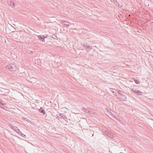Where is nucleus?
Returning <instances> with one entry per match:
<instances>
[{
  "mask_svg": "<svg viewBox=\"0 0 153 153\" xmlns=\"http://www.w3.org/2000/svg\"><path fill=\"white\" fill-rule=\"evenodd\" d=\"M6 68L11 71H15L17 69L16 66L13 64H9L6 66Z\"/></svg>",
  "mask_w": 153,
  "mask_h": 153,
  "instance_id": "f257e3e1",
  "label": "nucleus"
},
{
  "mask_svg": "<svg viewBox=\"0 0 153 153\" xmlns=\"http://www.w3.org/2000/svg\"><path fill=\"white\" fill-rule=\"evenodd\" d=\"M131 91L137 95H141L142 92L137 89L132 88Z\"/></svg>",
  "mask_w": 153,
  "mask_h": 153,
  "instance_id": "f03ea898",
  "label": "nucleus"
},
{
  "mask_svg": "<svg viewBox=\"0 0 153 153\" xmlns=\"http://www.w3.org/2000/svg\"><path fill=\"white\" fill-rule=\"evenodd\" d=\"M9 126L18 133L19 134L18 131H20L17 127L13 125L10 124H9Z\"/></svg>",
  "mask_w": 153,
  "mask_h": 153,
  "instance_id": "7ed1b4c3",
  "label": "nucleus"
},
{
  "mask_svg": "<svg viewBox=\"0 0 153 153\" xmlns=\"http://www.w3.org/2000/svg\"><path fill=\"white\" fill-rule=\"evenodd\" d=\"M7 3L8 4L12 7H15V4L13 1L12 0H8Z\"/></svg>",
  "mask_w": 153,
  "mask_h": 153,
  "instance_id": "20e7f679",
  "label": "nucleus"
},
{
  "mask_svg": "<svg viewBox=\"0 0 153 153\" xmlns=\"http://www.w3.org/2000/svg\"><path fill=\"white\" fill-rule=\"evenodd\" d=\"M62 24L65 25L67 26H69L71 24L70 22L68 21H65L63 20H62L61 22Z\"/></svg>",
  "mask_w": 153,
  "mask_h": 153,
  "instance_id": "39448f33",
  "label": "nucleus"
},
{
  "mask_svg": "<svg viewBox=\"0 0 153 153\" xmlns=\"http://www.w3.org/2000/svg\"><path fill=\"white\" fill-rule=\"evenodd\" d=\"M119 94L121 96L120 99L122 101H126V97L125 95L122 94L120 93H119Z\"/></svg>",
  "mask_w": 153,
  "mask_h": 153,
  "instance_id": "423d86ee",
  "label": "nucleus"
},
{
  "mask_svg": "<svg viewBox=\"0 0 153 153\" xmlns=\"http://www.w3.org/2000/svg\"><path fill=\"white\" fill-rule=\"evenodd\" d=\"M38 39L42 42H44L45 37L43 35H39L38 36Z\"/></svg>",
  "mask_w": 153,
  "mask_h": 153,
  "instance_id": "0eeeda50",
  "label": "nucleus"
},
{
  "mask_svg": "<svg viewBox=\"0 0 153 153\" xmlns=\"http://www.w3.org/2000/svg\"><path fill=\"white\" fill-rule=\"evenodd\" d=\"M39 111L40 113L43 114V115H44L45 114V110L43 109V108L42 107H41L40 109H39Z\"/></svg>",
  "mask_w": 153,
  "mask_h": 153,
  "instance_id": "6e6552de",
  "label": "nucleus"
},
{
  "mask_svg": "<svg viewBox=\"0 0 153 153\" xmlns=\"http://www.w3.org/2000/svg\"><path fill=\"white\" fill-rule=\"evenodd\" d=\"M110 91L113 92V93H116V92L117 91L115 89H113L112 88H110Z\"/></svg>",
  "mask_w": 153,
  "mask_h": 153,
  "instance_id": "1a4fd4ad",
  "label": "nucleus"
},
{
  "mask_svg": "<svg viewBox=\"0 0 153 153\" xmlns=\"http://www.w3.org/2000/svg\"><path fill=\"white\" fill-rule=\"evenodd\" d=\"M92 46L90 45H87V47H86L87 49H88V50H87V51L88 52L90 50L92 49Z\"/></svg>",
  "mask_w": 153,
  "mask_h": 153,
  "instance_id": "9d476101",
  "label": "nucleus"
},
{
  "mask_svg": "<svg viewBox=\"0 0 153 153\" xmlns=\"http://www.w3.org/2000/svg\"><path fill=\"white\" fill-rule=\"evenodd\" d=\"M19 134H20L21 135V136H22V137H24V138H26V136L25 135L22 134L21 132L20 131H19Z\"/></svg>",
  "mask_w": 153,
  "mask_h": 153,
  "instance_id": "9b49d317",
  "label": "nucleus"
},
{
  "mask_svg": "<svg viewBox=\"0 0 153 153\" xmlns=\"http://www.w3.org/2000/svg\"><path fill=\"white\" fill-rule=\"evenodd\" d=\"M61 119H63L65 120L66 122H67V120L68 119V118L65 116L63 115V116H62Z\"/></svg>",
  "mask_w": 153,
  "mask_h": 153,
  "instance_id": "f8f14e48",
  "label": "nucleus"
},
{
  "mask_svg": "<svg viewBox=\"0 0 153 153\" xmlns=\"http://www.w3.org/2000/svg\"><path fill=\"white\" fill-rule=\"evenodd\" d=\"M50 37L54 39H55L56 38H57V37L54 35H51L50 36Z\"/></svg>",
  "mask_w": 153,
  "mask_h": 153,
  "instance_id": "ddd939ff",
  "label": "nucleus"
},
{
  "mask_svg": "<svg viewBox=\"0 0 153 153\" xmlns=\"http://www.w3.org/2000/svg\"><path fill=\"white\" fill-rule=\"evenodd\" d=\"M83 111L85 113H88L89 112V111L87 109L85 108H83Z\"/></svg>",
  "mask_w": 153,
  "mask_h": 153,
  "instance_id": "4468645a",
  "label": "nucleus"
},
{
  "mask_svg": "<svg viewBox=\"0 0 153 153\" xmlns=\"http://www.w3.org/2000/svg\"><path fill=\"white\" fill-rule=\"evenodd\" d=\"M81 45H82V46H83V47H86L87 45H86V44H85V43L84 42H83V43H82L81 44Z\"/></svg>",
  "mask_w": 153,
  "mask_h": 153,
  "instance_id": "2eb2a0df",
  "label": "nucleus"
},
{
  "mask_svg": "<svg viewBox=\"0 0 153 153\" xmlns=\"http://www.w3.org/2000/svg\"><path fill=\"white\" fill-rule=\"evenodd\" d=\"M134 81L137 84H139L140 83V82L137 79H134Z\"/></svg>",
  "mask_w": 153,
  "mask_h": 153,
  "instance_id": "dca6fc26",
  "label": "nucleus"
},
{
  "mask_svg": "<svg viewBox=\"0 0 153 153\" xmlns=\"http://www.w3.org/2000/svg\"><path fill=\"white\" fill-rule=\"evenodd\" d=\"M62 116V115L61 114H58V115H57V117L60 119L61 118Z\"/></svg>",
  "mask_w": 153,
  "mask_h": 153,
  "instance_id": "f3484780",
  "label": "nucleus"
},
{
  "mask_svg": "<svg viewBox=\"0 0 153 153\" xmlns=\"http://www.w3.org/2000/svg\"><path fill=\"white\" fill-rule=\"evenodd\" d=\"M110 0L111 1V2H113L114 3H115V2H116L118 4V3L117 2V1L116 0Z\"/></svg>",
  "mask_w": 153,
  "mask_h": 153,
  "instance_id": "a211bd4d",
  "label": "nucleus"
},
{
  "mask_svg": "<svg viewBox=\"0 0 153 153\" xmlns=\"http://www.w3.org/2000/svg\"><path fill=\"white\" fill-rule=\"evenodd\" d=\"M107 134H108L107 135L108 137H110L111 136H112L111 135L110 133H107Z\"/></svg>",
  "mask_w": 153,
  "mask_h": 153,
  "instance_id": "6ab92c4d",
  "label": "nucleus"
},
{
  "mask_svg": "<svg viewBox=\"0 0 153 153\" xmlns=\"http://www.w3.org/2000/svg\"><path fill=\"white\" fill-rule=\"evenodd\" d=\"M113 117L115 118L117 120H118V118L116 116H115L114 117Z\"/></svg>",
  "mask_w": 153,
  "mask_h": 153,
  "instance_id": "aec40b11",
  "label": "nucleus"
},
{
  "mask_svg": "<svg viewBox=\"0 0 153 153\" xmlns=\"http://www.w3.org/2000/svg\"><path fill=\"white\" fill-rule=\"evenodd\" d=\"M92 132L91 131H90V132H89V133L91 134V133Z\"/></svg>",
  "mask_w": 153,
  "mask_h": 153,
  "instance_id": "412c9836",
  "label": "nucleus"
},
{
  "mask_svg": "<svg viewBox=\"0 0 153 153\" xmlns=\"http://www.w3.org/2000/svg\"><path fill=\"white\" fill-rule=\"evenodd\" d=\"M94 135V134H92V137H93Z\"/></svg>",
  "mask_w": 153,
  "mask_h": 153,
  "instance_id": "4be33fe9",
  "label": "nucleus"
}]
</instances>
